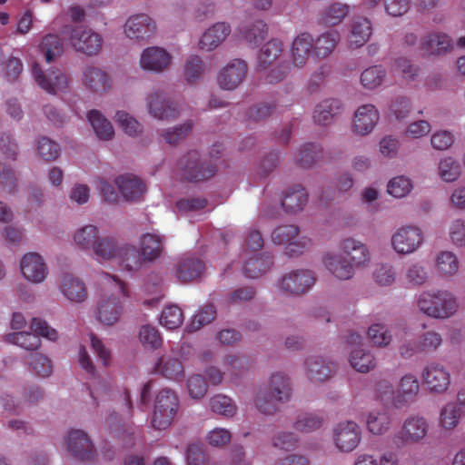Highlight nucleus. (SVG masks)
<instances>
[{"label": "nucleus", "instance_id": "nucleus-15", "mask_svg": "<svg viewBox=\"0 0 465 465\" xmlns=\"http://www.w3.org/2000/svg\"><path fill=\"white\" fill-rule=\"evenodd\" d=\"M145 104L148 114L160 121H168L179 114L177 105L167 100L161 91L149 93L145 98Z\"/></svg>", "mask_w": 465, "mask_h": 465}, {"label": "nucleus", "instance_id": "nucleus-60", "mask_svg": "<svg viewBox=\"0 0 465 465\" xmlns=\"http://www.w3.org/2000/svg\"><path fill=\"white\" fill-rule=\"evenodd\" d=\"M190 160H193L188 163H182V165L184 167L185 171V177L188 180L197 181L201 179H207L211 177L215 170L214 168L208 169V171H203L202 166H199L196 160H197V154L193 153L190 156Z\"/></svg>", "mask_w": 465, "mask_h": 465}, {"label": "nucleus", "instance_id": "nucleus-8", "mask_svg": "<svg viewBox=\"0 0 465 465\" xmlns=\"http://www.w3.org/2000/svg\"><path fill=\"white\" fill-rule=\"evenodd\" d=\"M172 54L163 46L151 45L143 48L138 59L139 68L145 73L162 74L173 64Z\"/></svg>", "mask_w": 465, "mask_h": 465}, {"label": "nucleus", "instance_id": "nucleus-27", "mask_svg": "<svg viewBox=\"0 0 465 465\" xmlns=\"http://www.w3.org/2000/svg\"><path fill=\"white\" fill-rule=\"evenodd\" d=\"M122 246L114 236H100L91 252L94 260L100 263L116 262Z\"/></svg>", "mask_w": 465, "mask_h": 465}, {"label": "nucleus", "instance_id": "nucleus-26", "mask_svg": "<svg viewBox=\"0 0 465 465\" xmlns=\"http://www.w3.org/2000/svg\"><path fill=\"white\" fill-rule=\"evenodd\" d=\"M420 391V381L416 374L409 372L399 381L395 395L392 398V405L401 408L412 401Z\"/></svg>", "mask_w": 465, "mask_h": 465}, {"label": "nucleus", "instance_id": "nucleus-45", "mask_svg": "<svg viewBox=\"0 0 465 465\" xmlns=\"http://www.w3.org/2000/svg\"><path fill=\"white\" fill-rule=\"evenodd\" d=\"M386 75L384 67L381 65H372L361 72L360 82L363 88L375 90L383 84Z\"/></svg>", "mask_w": 465, "mask_h": 465}, {"label": "nucleus", "instance_id": "nucleus-29", "mask_svg": "<svg viewBox=\"0 0 465 465\" xmlns=\"http://www.w3.org/2000/svg\"><path fill=\"white\" fill-rule=\"evenodd\" d=\"M164 248V237L156 232H144L139 239V251L143 259L153 262L158 259Z\"/></svg>", "mask_w": 465, "mask_h": 465}, {"label": "nucleus", "instance_id": "nucleus-13", "mask_svg": "<svg viewBox=\"0 0 465 465\" xmlns=\"http://www.w3.org/2000/svg\"><path fill=\"white\" fill-rule=\"evenodd\" d=\"M155 23L146 14H136L127 18L124 25V35L135 41H147L155 33Z\"/></svg>", "mask_w": 465, "mask_h": 465}, {"label": "nucleus", "instance_id": "nucleus-42", "mask_svg": "<svg viewBox=\"0 0 465 465\" xmlns=\"http://www.w3.org/2000/svg\"><path fill=\"white\" fill-rule=\"evenodd\" d=\"M366 335L370 342L378 348L388 347L392 342V334L389 327L382 322L371 323Z\"/></svg>", "mask_w": 465, "mask_h": 465}, {"label": "nucleus", "instance_id": "nucleus-56", "mask_svg": "<svg viewBox=\"0 0 465 465\" xmlns=\"http://www.w3.org/2000/svg\"><path fill=\"white\" fill-rule=\"evenodd\" d=\"M114 120L128 135H137L142 132V124L125 111L116 112Z\"/></svg>", "mask_w": 465, "mask_h": 465}, {"label": "nucleus", "instance_id": "nucleus-37", "mask_svg": "<svg viewBox=\"0 0 465 465\" xmlns=\"http://www.w3.org/2000/svg\"><path fill=\"white\" fill-rule=\"evenodd\" d=\"M350 364L358 372L367 373L377 366L375 356L368 350L357 347L350 353Z\"/></svg>", "mask_w": 465, "mask_h": 465}, {"label": "nucleus", "instance_id": "nucleus-48", "mask_svg": "<svg viewBox=\"0 0 465 465\" xmlns=\"http://www.w3.org/2000/svg\"><path fill=\"white\" fill-rule=\"evenodd\" d=\"M340 109V103L336 100L322 101L315 107L313 119L319 124H328L339 114Z\"/></svg>", "mask_w": 465, "mask_h": 465}, {"label": "nucleus", "instance_id": "nucleus-2", "mask_svg": "<svg viewBox=\"0 0 465 465\" xmlns=\"http://www.w3.org/2000/svg\"><path fill=\"white\" fill-rule=\"evenodd\" d=\"M100 282L106 292L98 304L96 319L104 325L112 326L115 324L123 312V300L127 296V290L124 283L114 276L104 273Z\"/></svg>", "mask_w": 465, "mask_h": 465}, {"label": "nucleus", "instance_id": "nucleus-24", "mask_svg": "<svg viewBox=\"0 0 465 465\" xmlns=\"http://www.w3.org/2000/svg\"><path fill=\"white\" fill-rule=\"evenodd\" d=\"M63 53L62 40L57 35H46L37 47L30 54V66L35 61L39 64V60L44 58L48 64L56 60Z\"/></svg>", "mask_w": 465, "mask_h": 465}, {"label": "nucleus", "instance_id": "nucleus-19", "mask_svg": "<svg viewBox=\"0 0 465 465\" xmlns=\"http://www.w3.org/2000/svg\"><path fill=\"white\" fill-rule=\"evenodd\" d=\"M81 82L85 89L96 94L106 93L113 87V78L108 72L94 65L83 70Z\"/></svg>", "mask_w": 465, "mask_h": 465}, {"label": "nucleus", "instance_id": "nucleus-38", "mask_svg": "<svg viewBox=\"0 0 465 465\" xmlns=\"http://www.w3.org/2000/svg\"><path fill=\"white\" fill-rule=\"evenodd\" d=\"M87 120L95 135L100 140H110L114 134L112 123L98 110H91L86 114Z\"/></svg>", "mask_w": 465, "mask_h": 465}, {"label": "nucleus", "instance_id": "nucleus-36", "mask_svg": "<svg viewBox=\"0 0 465 465\" xmlns=\"http://www.w3.org/2000/svg\"><path fill=\"white\" fill-rule=\"evenodd\" d=\"M100 237V230L94 224H85L77 228L73 233L75 246L84 251H92Z\"/></svg>", "mask_w": 465, "mask_h": 465}, {"label": "nucleus", "instance_id": "nucleus-23", "mask_svg": "<svg viewBox=\"0 0 465 465\" xmlns=\"http://www.w3.org/2000/svg\"><path fill=\"white\" fill-rule=\"evenodd\" d=\"M313 45L314 38L310 33L302 32L296 35L291 46V58L294 67L303 68L313 59Z\"/></svg>", "mask_w": 465, "mask_h": 465}, {"label": "nucleus", "instance_id": "nucleus-46", "mask_svg": "<svg viewBox=\"0 0 465 465\" xmlns=\"http://www.w3.org/2000/svg\"><path fill=\"white\" fill-rule=\"evenodd\" d=\"M146 261L143 259L141 253L131 245L123 244L116 262L124 267L128 271H137L142 268L143 262Z\"/></svg>", "mask_w": 465, "mask_h": 465}, {"label": "nucleus", "instance_id": "nucleus-61", "mask_svg": "<svg viewBox=\"0 0 465 465\" xmlns=\"http://www.w3.org/2000/svg\"><path fill=\"white\" fill-rule=\"evenodd\" d=\"M372 277L377 284L381 286H390L396 280V272L391 264L381 263L375 268Z\"/></svg>", "mask_w": 465, "mask_h": 465}, {"label": "nucleus", "instance_id": "nucleus-6", "mask_svg": "<svg viewBox=\"0 0 465 465\" xmlns=\"http://www.w3.org/2000/svg\"><path fill=\"white\" fill-rule=\"evenodd\" d=\"M68 41L76 52L87 56L98 54L104 44L103 36L99 33L84 25L70 28Z\"/></svg>", "mask_w": 465, "mask_h": 465}, {"label": "nucleus", "instance_id": "nucleus-7", "mask_svg": "<svg viewBox=\"0 0 465 465\" xmlns=\"http://www.w3.org/2000/svg\"><path fill=\"white\" fill-rule=\"evenodd\" d=\"M420 377L426 389L433 394H444L451 386V372L440 361L427 363L421 371Z\"/></svg>", "mask_w": 465, "mask_h": 465}, {"label": "nucleus", "instance_id": "nucleus-32", "mask_svg": "<svg viewBox=\"0 0 465 465\" xmlns=\"http://www.w3.org/2000/svg\"><path fill=\"white\" fill-rule=\"evenodd\" d=\"M153 371L170 380H177L183 375L181 361L172 353H163L153 363Z\"/></svg>", "mask_w": 465, "mask_h": 465}, {"label": "nucleus", "instance_id": "nucleus-18", "mask_svg": "<svg viewBox=\"0 0 465 465\" xmlns=\"http://www.w3.org/2000/svg\"><path fill=\"white\" fill-rule=\"evenodd\" d=\"M322 264L333 278L340 281L351 279L358 268L341 252H326L322 256Z\"/></svg>", "mask_w": 465, "mask_h": 465}, {"label": "nucleus", "instance_id": "nucleus-53", "mask_svg": "<svg viewBox=\"0 0 465 465\" xmlns=\"http://www.w3.org/2000/svg\"><path fill=\"white\" fill-rule=\"evenodd\" d=\"M183 315L181 309L175 305H170L163 309L160 316V323L168 330H173L182 325Z\"/></svg>", "mask_w": 465, "mask_h": 465}, {"label": "nucleus", "instance_id": "nucleus-58", "mask_svg": "<svg viewBox=\"0 0 465 465\" xmlns=\"http://www.w3.org/2000/svg\"><path fill=\"white\" fill-rule=\"evenodd\" d=\"M7 341L25 350H36L41 344L40 339L36 335L27 331H18L9 334Z\"/></svg>", "mask_w": 465, "mask_h": 465}, {"label": "nucleus", "instance_id": "nucleus-16", "mask_svg": "<svg viewBox=\"0 0 465 465\" xmlns=\"http://www.w3.org/2000/svg\"><path fill=\"white\" fill-rule=\"evenodd\" d=\"M247 74V64L241 59L228 62L217 74V84L223 89L232 91L236 89L244 80Z\"/></svg>", "mask_w": 465, "mask_h": 465}, {"label": "nucleus", "instance_id": "nucleus-63", "mask_svg": "<svg viewBox=\"0 0 465 465\" xmlns=\"http://www.w3.org/2000/svg\"><path fill=\"white\" fill-rule=\"evenodd\" d=\"M37 152L43 160L53 161L59 156L60 146L54 141L47 137H42L37 143Z\"/></svg>", "mask_w": 465, "mask_h": 465}, {"label": "nucleus", "instance_id": "nucleus-11", "mask_svg": "<svg viewBox=\"0 0 465 465\" xmlns=\"http://www.w3.org/2000/svg\"><path fill=\"white\" fill-rule=\"evenodd\" d=\"M19 270L23 279L32 284L43 283L49 275L45 258L35 252H26L21 257Z\"/></svg>", "mask_w": 465, "mask_h": 465}, {"label": "nucleus", "instance_id": "nucleus-17", "mask_svg": "<svg viewBox=\"0 0 465 465\" xmlns=\"http://www.w3.org/2000/svg\"><path fill=\"white\" fill-rule=\"evenodd\" d=\"M232 26L227 22H217L207 27L197 42V48L204 53L217 49L231 35Z\"/></svg>", "mask_w": 465, "mask_h": 465}, {"label": "nucleus", "instance_id": "nucleus-54", "mask_svg": "<svg viewBox=\"0 0 465 465\" xmlns=\"http://www.w3.org/2000/svg\"><path fill=\"white\" fill-rule=\"evenodd\" d=\"M16 190L15 173L10 164L0 163V192L13 194Z\"/></svg>", "mask_w": 465, "mask_h": 465}, {"label": "nucleus", "instance_id": "nucleus-20", "mask_svg": "<svg viewBox=\"0 0 465 465\" xmlns=\"http://www.w3.org/2000/svg\"><path fill=\"white\" fill-rule=\"evenodd\" d=\"M59 290L72 303L80 304L88 299V291L84 280L71 273H64L60 277Z\"/></svg>", "mask_w": 465, "mask_h": 465}, {"label": "nucleus", "instance_id": "nucleus-1", "mask_svg": "<svg viewBox=\"0 0 465 465\" xmlns=\"http://www.w3.org/2000/svg\"><path fill=\"white\" fill-rule=\"evenodd\" d=\"M416 307L423 315L443 321L454 317L460 304L454 292L447 289L433 288L424 290L417 295Z\"/></svg>", "mask_w": 465, "mask_h": 465}, {"label": "nucleus", "instance_id": "nucleus-40", "mask_svg": "<svg viewBox=\"0 0 465 465\" xmlns=\"http://www.w3.org/2000/svg\"><path fill=\"white\" fill-rule=\"evenodd\" d=\"M137 339L139 344L146 351H155L163 345L160 331L151 324H143L139 328Z\"/></svg>", "mask_w": 465, "mask_h": 465}, {"label": "nucleus", "instance_id": "nucleus-59", "mask_svg": "<svg viewBox=\"0 0 465 465\" xmlns=\"http://www.w3.org/2000/svg\"><path fill=\"white\" fill-rule=\"evenodd\" d=\"M28 364L32 371L40 377H48L52 373L51 361L42 353H32L29 357Z\"/></svg>", "mask_w": 465, "mask_h": 465}, {"label": "nucleus", "instance_id": "nucleus-28", "mask_svg": "<svg viewBox=\"0 0 465 465\" xmlns=\"http://www.w3.org/2000/svg\"><path fill=\"white\" fill-rule=\"evenodd\" d=\"M114 183L121 196L127 202L139 200L146 191L143 181L133 174L120 175L115 179Z\"/></svg>", "mask_w": 465, "mask_h": 465}, {"label": "nucleus", "instance_id": "nucleus-55", "mask_svg": "<svg viewBox=\"0 0 465 465\" xmlns=\"http://www.w3.org/2000/svg\"><path fill=\"white\" fill-rule=\"evenodd\" d=\"M348 15V7L342 4H332L329 5L322 15V21L326 25H336L340 24Z\"/></svg>", "mask_w": 465, "mask_h": 465}, {"label": "nucleus", "instance_id": "nucleus-4", "mask_svg": "<svg viewBox=\"0 0 465 465\" xmlns=\"http://www.w3.org/2000/svg\"><path fill=\"white\" fill-rule=\"evenodd\" d=\"M330 441L337 452L350 454L362 442L361 427L353 420H341L331 427Z\"/></svg>", "mask_w": 465, "mask_h": 465}, {"label": "nucleus", "instance_id": "nucleus-43", "mask_svg": "<svg viewBox=\"0 0 465 465\" xmlns=\"http://www.w3.org/2000/svg\"><path fill=\"white\" fill-rule=\"evenodd\" d=\"M341 39L336 30L327 31L314 40V53L319 58H325L332 53Z\"/></svg>", "mask_w": 465, "mask_h": 465}, {"label": "nucleus", "instance_id": "nucleus-5", "mask_svg": "<svg viewBox=\"0 0 465 465\" xmlns=\"http://www.w3.org/2000/svg\"><path fill=\"white\" fill-rule=\"evenodd\" d=\"M179 401L177 395L171 390H161L155 398L151 424L153 429L163 430L168 429L177 415Z\"/></svg>", "mask_w": 465, "mask_h": 465}, {"label": "nucleus", "instance_id": "nucleus-41", "mask_svg": "<svg viewBox=\"0 0 465 465\" xmlns=\"http://www.w3.org/2000/svg\"><path fill=\"white\" fill-rule=\"evenodd\" d=\"M425 51L430 54H440L450 51L453 47L450 37L443 33H431L423 42Z\"/></svg>", "mask_w": 465, "mask_h": 465}, {"label": "nucleus", "instance_id": "nucleus-12", "mask_svg": "<svg viewBox=\"0 0 465 465\" xmlns=\"http://www.w3.org/2000/svg\"><path fill=\"white\" fill-rule=\"evenodd\" d=\"M31 73L37 85L49 94L64 92L69 86L68 76L59 69L44 72L39 64L34 61Z\"/></svg>", "mask_w": 465, "mask_h": 465}, {"label": "nucleus", "instance_id": "nucleus-25", "mask_svg": "<svg viewBox=\"0 0 465 465\" xmlns=\"http://www.w3.org/2000/svg\"><path fill=\"white\" fill-rule=\"evenodd\" d=\"M341 253L358 268L366 267L371 262L369 248L361 241L346 237L340 242Z\"/></svg>", "mask_w": 465, "mask_h": 465}, {"label": "nucleus", "instance_id": "nucleus-62", "mask_svg": "<svg viewBox=\"0 0 465 465\" xmlns=\"http://www.w3.org/2000/svg\"><path fill=\"white\" fill-rule=\"evenodd\" d=\"M455 143V135L448 130H438L430 136V145L437 151H447Z\"/></svg>", "mask_w": 465, "mask_h": 465}, {"label": "nucleus", "instance_id": "nucleus-9", "mask_svg": "<svg viewBox=\"0 0 465 465\" xmlns=\"http://www.w3.org/2000/svg\"><path fill=\"white\" fill-rule=\"evenodd\" d=\"M423 240V233L419 226L404 225L392 233L391 246L396 253L409 255L420 248Z\"/></svg>", "mask_w": 465, "mask_h": 465}, {"label": "nucleus", "instance_id": "nucleus-57", "mask_svg": "<svg viewBox=\"0 0 465 465\" xmlns=\"http://www.w3.org/2000/svg\"><path fill=\"white\" fill-rule=\"evenodd\" d=\"M448 235L450 243L457 248L465 247V219L456 218L448 227Z\"/></svg>", "mask_w": 465, "mask_h": 465}, {"label": "nucleus", "instance_id": "nucleus-35", "mask_svg": "<svg viewBox=\"0 0 465 465\" xmlns=\"http://www.w3.org/2000/svg\"><path fill=\"white\" fill-rule=\"evenodd\" d=\"M371 25L368 19H357L351 25L348 35L350 48L355 49L364 45L371 35Z\"/></svg>", "mask_w": 465, "mask_h": 465}, {"label": "nucleus", "instance_id": "nucleus-49", "mask_svg": "<svg viewBox=\"0 0 465 465\" xmlns=\"http://www.w3.org/2000/svg\"><path fill=\"white\" fill-rule=\"evenodd\" d=\"M413 189L411 178L398 175L391 178L387 183V193L393 198L401 199L408 196Z\"/></svg>", "mask_w": 465, "mask_h": 465}, {"label": "nucleus", "instance_id": "nucleus-31", "mask_svg": "<svg viewBox=\"0 0 465 465\" xmlns=\"http://www.w3.org/2000/svg\"><path fill=\"white\" fill-rule=\"evenodd\" d=\"M364 423L369 433L373 436H382L391 430L392 417L386 411L372 410L366 414Z\"/></svg>", "mask_w": 465, "mask_h": 465}, {"label": "nucleus", "instance_id": "nucleus-3", "mask_svg": "<svg viewBox=\"0 0 465 465\" xmlns=\"http://www.w3.org/2000/svg\"><path fill=\"white\" fill-rule=\"evenodd\" d=\"M291 385L288 377L276 372L272 374L266 385L258 389L253 400L256 409L265 414L272 415L276 410V402H285L291 397Z\"/></svg>", "mask_w": 465, "mask_h": 465}, {"label": "nucleus", "instance_id": "nucleus-39", "mask_svg": "<svg viewBox=\"0 0 465 465\" xmlns=\"http://www.w3.org/2000/svg\"><path fill=\"white\" fill-rule=\"evenodd\" d=\"M204 269L203 263L194 258H184L179 261L176 267V277L183 282H188L201 276Z\"/></svg>", "mask_w": 465, "mask_h": 465}, {"label": "nucleus", "instance_id": "nucleus-64", "mask_svg": "<svg viewBox=\"0 0 465 465\" xmlns=\"http://www.w3.org/2000/svg\"><path fill=\"white\" fill-rule=\"evenodd\" d=\"M216 315V310L212 304L201 308L192 319L189 325L190 331H197L204 324L210 323Z\"/></svg>", "mask_w": 465, "mask_h": 465}, {"label": "nucleus", "instance_id": "nucleus-47", "mask_svg": "<svg viewBox=\"0 0 465 465\" xmlns=\"http://www.w3.org/2000/svg\"><path fill=\"white\" fill-rule=\"evenodd\" d=\"M282 51V44L278 39L267 42L261 49L258 55V69L263 71L277 59Z\"/></svg>", "mask_w": 465, "mask_h": 465}, {"label": "nucleus", "instance_id": "nucleus-14", "mask_svg": "<svg viewBox=\"0 0 465 465\" xmlns=\"http://www.w3.org/2000/svg\"><path fill=\"white\" fill-rule=\"evenodd\" d=\"M380 121V112L372 104L360 105L354 112L351 131L359 136H366L372 133Z\"/></svg>", "mask_w": 465, "mask_h": 465}, {"label": "nucleus", "instance_id": "nucleus-44", "mask_svg": "<svg viewBox=\"0 0 465 465\" xmlns=\"http://www.w3.org/2000/svg\"><path fill=\"white\" fill-rule=\"evenodd\" d=\"M307 376L312 381H323L331 374V367L321 357L312 356L306 359Z\"/></svg>", "mask_w": 465, "mask_h": 465}, {"label": "nucleus", "instance_id": "nucleus-33", "mask_svg": "<svg viewBox=\"0 0 465 465\" xmlns=\"http://www.w3.org/2000/svg\"><path fill=\"white\" fill-rule=\"evenodd\" d=\"M436 175L443 183H453L461 176V165L451 155L442 156L437 163Z\"/></svg>", "mask_w": 465, "mask_h": 465}, {"label": "nucleus", "instance_id": "nucleus-21", "mask_svg": "<svg viewBox=\"0 0 465 465\" xmlns=\"http://www.w3.org/2000/svg\"><path fill=\"white\" fill-rule=\"evenodd\" d=\"M68 451L75 459L89 460L94 457V447L88 435L81 430H71L66 436Z\"/></svg>", "mask_w": 465, "mask_h": 465}, {"label": "nucleus", "instance_id": "nucleus-34", "mask_svg": "<svg viewBox=\"0 0 465 465\" xmlns=\"http://www.w3.org/2000/svg\"><path fill=\"white\" fill-rule=\"evenodd\" d=\"M462 411L460 406L453 401L448 402L440 410L438 426L443 431H452L460 422Z\"/></svg>", "mask_w": 465, "mask_h": 465}, {"label": "nucleus", "instance_id": "nucleus-22", "mask_svg": "<svg viewBox=\"0 0 465 465\" xmlns=\"http://www.w3.org/2000/svg\"><path fill=\"white\" fill-rule=\"evenodd\" d=\"M315 275L310 270H297L285 274L281 282L282 291L292 294L308 292L315 283Z\"/></svg>", "mask_w": 465, "mask_h": 465}, {"label": "nucleus", "instance_id": "nucleus-30", "mask_svg": "<svg viewBox=\"0 0 465 465\" xmlns=\"http://www.w3.org/2000/svg\"><path fill=\"white\" fill-rule=\"evenodd\" d=\"M433 268L442 278H451L460 271V262L457 254L450 250L438 252L433 258Z\"/></svg>", "mask_w": 465, "mask_h": 465}, {"label": "nucleus", "instance_id": "nucleus-52", "mask_svg": "<svg viewBox=\"0 0 465 465\" xmlns=\"http://www.w3.org/2000/svg\"><path fill=\"white\" fill-rule=\"evenodd\" d=\"M307 203V193L304 188L297 186L287 193L282 201V206L288 212H297L303 208Z\"/></svg>", "mask_w": 465, "mask_h": 465}, {"label": "nucleus", "instance_id": "nucleus-50", "mask_svg": "<svg viewBox=\"0 0 465 465\" xmlns=\"http://www.w3.org/2000/svg\"><path fill=\"white\" fill-rule=\"evenodd\" d=\"M204 74V63L200 55H190L184 64L183 77L189 84H194L200 80Z\"/></svg>", "mask_w": 465, "mask_h": 465}, {"label": "nucleus", "instance_id": "nucleus-10", "mask_svg": "<svg viewBox=\"0 0 465 465\" xmlns=\"http://www.w3.org/2000/svg\"><path fill=\"white\" fill-rule=\"evenodd\" d=\"M430 430L429 420L420 415H411L403 421L401 430L396 433L392 441L398 447L406 443H419L424 440Z\"/></svg>", "mask_w": 465, "mask_h": 465}, {"label": "nucleus", "instance_id": "nucleus-51", "mask_svg": "<svg viewBox=\"0 0 465 465\" xmlns=\"http://www.w3.org/2000/svg\"><path fill=\"white\" fill-rule=\"evenodd\" d=\"M209 405L213 412L228 418L233 417L237 411L232 399L223 394L212 397Z\"/></svg>", "mask_w": 465, "mask_h": 465}]
</instances>
